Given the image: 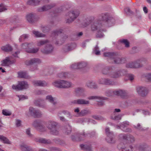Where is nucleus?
I'll use <instances>...</instances> for the list:
<instances>
[{
    "label": "nucleus",
    "mask_w": 151,
    "mask_h": 151,
    "mask_svg": "<svg viewBox=\"0 0 151 151\" xmlns=\"http://www.w3.org/2000/svg\"><path fill=\"white\" fill-rule=\"evenodd\" d=\"M105 57H107L110 58L109 60L113 63L119 64L126 63V58L124 57H121L116 52H108L104 53Z\"/></svg>",
    "instance_id": "nucleus-1"
},
{
    "label": "nucleus",
    "mask_w": 151,
    "mask_h": 151,
    "mask_svg": "<svg viewBox=\"0 0 151 151\" xmlns=\"http://www.w3.org/2000/svg\"><path fill=\"white\" fill-rule=\"evenodd\" d=\"M57 122L53 121H49L47 124V127L50 130V133L52 135H58L59 134V131L58 128Z\"/></svg>",
    "instance_id": "nucleus-2"
},
{
    "label": "nucleus",
    "mask_w": 151,
    "mask_h": 151,
    "mask_svg": "<svg viewBox=\"0 0 151 151\" xmlns=\"http://www.w3.org/2000/svg\"><path fill=\"white\" fill-rule=\"evenodd\" d=\"M52 84L55 86L60 88H69L72 85L70 82L63 80L56 81Z\"/></svg>",
    "instance_id": "nucleus-3"
},
{
    "label": "nucleus",
    "mask_w": 151,
    "mask_h": 151,
    "mask_svg": "<svg viewBox=\"0 0 151 151\" xmlns=\"http://www.w3.org/2000/svg\"><path fill=\"white\" fill-rule=\"evenodd\" d=\"M29 87V84L27 82L25 81H19L17 85H13L12 86V88L16 91L27 89Z\"/></svg>",
    "instance_id": "nucleus-4"
},
{
    "label": "nucleus",
    "mask_w": 151,
    "mask_h": 151,
    "mask_svg": "<svg viewBox=\"0 0 151 151\" xmlns=\"http://www.w3.org/2000/svg\"><path fill=\"white\" fill-rule=\"evenodd\" d=\"M79 12L78 10H74L69 12L66 15L68 18L66 20V23H70L73 22L79 16Z\"/></svg>",
    "instance_id": "nucleus-5"
},
{
    "label": "nucleus",
    "mask_w": 151,
    "mask_h": 151,
    "mask_svg": "<svg viewBox=\"0 0 151 151\" xmlns=\"http://www.w3.org/2000/svg\"><path fill=\"white\" fill-rule=\"evenodd\" d=\"M127 74L126 70L124 69H121L114 72L111 71V73L109 74V76L113 78H118Z\"/></svg>",
    "instance_id": "nucleus-6"
},
{
    "label": "nucleus",
    "mask_w": 151,
    "mask_h": 151,
    "mask_svg": "<svg viewBox=\"0 0 151 151\" xmlns=\"http://www.w3.org/2000/svg\"><path fill=\"white\" fill-rule=\"evenodd\" d=\"M136 90L138 94L142 97H145L149 92L148 89L145 87L138 86L136 87Z\"/></svg>",
    "instance_id": "nucleus-7"
},
{
    "label": "nucleus",
    "mask_w": 151,
    "mask_h": 151,
    "mask_svg": "<svg viewBox=\"0 0 151 151\" xmlns=\"http://www.w3.org/2000/svg\"><path fill=\"white\" fill-rule=\"evenodd\" d=\"M89 133H86L83 132L81 134H78L76 136L72 135L71 136V138L73 141H80L83 140L85 138L87 137L88 136L90 135Z\"/></svg>",
    "instance_id": "nucleus-8"
},
{
    "label": "nucleus",
    "mask_w": 151,
    "mask_h": 151,
    "mask_svg": "<svg viewBox=\"0 0 151 151\" xmlns=\"http://www.w3.org/2000/svg\"><path fill=\"white\" fill-rule=\"evenodd\" d=\"M98 83L107 86H113L114 85V81L108 78H101L99 80Z\"/></svg>",
    "instance_id": "nucleus-9"
},
{
    "label": "nucleus",
    "mask_w": 151,
    "mask_h": 151,
    "mask_svg": "<svg viewBox=\"0 0 151 151\" xmlns=\"http://www.w3.org/2000/svg\"><path fill=\"white\" fill-rule=\"evenodd\" d=\"M29 111L31 115L35 118L40 117L42 115L40 111L31 107H29Z\"/></svg>",
    "instance_id": "nucleus-10"
},
{
    "label": "nucleus",
    "mask_w": 151,
    "mask_h": 151,
    "mask_svg": "<svg viewBox=\"0 0 151 151\" xmlns=\"http://www.w3.org/2000/svg\"><path fill=\"white\" fill-rule=\"evenodd\" d=\"M71 104H78L79 105H88L90 104V101L83 99H79L71 101Z\"/></svg>",
    "instance_id": "nucleus-11"
},
{
    "label": "nucleus",
    "mask_w": 151,
    "mask_h": 151,
    "mask_svg": "<svg viewBox=\"0 0 151 151\" xmlns=\"http://www.w3.org/2000/svg\"><path fill=\"white\" fill-rule=\"evenodd\" d=\"M85 89L83 88L78 87L75 89V92L76 96L85 98L87 96L85 93Z\"/></svg>",
    "instance_id": "nucleus-12"
},
{
    "label": "nucleus",
    "mask_w": 151,
    "mask_h": 151,
    "mask_svg": "<svg viewBox=\"0 0 151 151\" xmlns=\"http://www.w3.org/2000/svg\"><path fill=\"white\" fill-rule=\"evenodd\" d=\"M55 6V4L51 3L49 5H45L42 7L38 8L37 10L38 12H42L50 9L54 7Z\"/></svg>",
    "instance_id": "nucleus-13"
},
{
    "label": "nucleus",
    "mask_w": 151,
    "mask_h": 151,
    "mask_svg": "<svg viewBox=\"0 0 151 151\" xmlns=\"http://www.w3.org/2000/svg\"><path fill=\"white\" fill-rule=\"evenodd\" d=\"M115 67L112 66H106L103 68L102 70V73L104 75H108L115 69Z\"/></svg>",
    "instance_id": "nucleus-14"
},
{
    "label": "nucleus",
    "mask_w": 151,
    "mask_h": 151,
    "mask_svg": "<svg viewBox=\"0 0 151 151\" xmlns=\"http://www.w3.org/2000/svg\"><path fill=\"white\" fill-rule=\"evenodd\" d=\"M15 62V60H11L10 58L7 57L2 61L1 65L4 66H9L10 65L14 64Z\"/></svg>",
    "instance_id": "nucleus-15"
},
{
    "label": "nucleus",
    "mask_w": 151,
    "mask_h": 151,
    "mask_svg": "<svg viewBox=\"0 0 151 151\" xmlns=\"http://www.w3.org/2000/svg\"><path fill=\"white\" fill-rule=\"evenodd\" d=\"M27 20L30 23H33L37 20L35 14L30 13L26 16Z\"/></svg>",
    "instance_id": "nucleus-16"
},
{
    "label": "nucleus",
    "mask_w": 151,
    "mask_h": 151,
    "mask_svg": "<svg viewBox=\"0 0 151 151\" xmlns=\"http://www.w3.org/2000/svg\"><path fill=\"white\" fill-rule=\"evenodd\" d=\"M35 141L40 143H43L46 144H49L52 143L50 139H46L42 138H37L35 139Z\"/></svg>",
    "instance_id": "nucleus-17"
},
{
    "label": "nucleus",
    "mask_w": 151,
    "mask_h": 151,
    "mask_svg": "<svg viewBox=\"0 0 151 151\" xmlns=\"http://www.w3.org/2000/svg\"><path fill=\"white\" fill-rule=\"evenodd\" d=\"M53 49V47L50 44L47 45L44 48L41 50V51L44 53L48 54L52 52Z\"/></svg>",
    "instance_id": "nucleus-18"
},
{
    "label": "nucleus",
    "mask_w": 151,
    "mask_h": 151,
    "mask_svg": "<svg viewBox=\"0 0 151 151\" xmlns=\"http://www.w3.org/2000/svg\"><path fill=\"white\" fill-rule=\"evenodd\" d=\"M139 151H151L150 147L146 144L139 145L137 147Z\"/></svg>",
    "instance_id": "nucleus-19"
},
{
    "label": "nucleus",
    "mask_w": 151,
    "mask_h": 151,
    "mask_svg": "<svg viewBox=\"0 0 151 151\" xmlns=\"http://www.w3.org/2000/svg\"><path fill=\"white\" fill-rule=\"evenodd\" d=\"M32 83L35 86H45L47 85V83L45 81L35 80L32 81Z\"/></svg>",
    "instance_id": "nucleus-20"
},
{
    "label": "nucleus",
    "mask_w": 151,
    "mask_h": 151,
    "mask_svg": "<svg viewBox=\"0 0 151 151\" xmlns=\"http://www.w3.org/2000/svg\"><path fill=\"white\" fill-rule=\"evenodd\" d=\"M41 62L40 60L38 58H33L26 62L27 64L32 65L34 64H39Z\"/></svg>",
    "instance_id": "nucleus-21"
},
{
    "label": "nucleus",
    "mask_w": 151,
    "mask_h": 151,
    "mask_svg": "<svg viewBox=\"0 0 151 151\" xmlns=\"http://www.w3.org/2000/svg\"><path fill=\"white\" fill-rule=\"evenodd\" d=\"M18 77L21 78L29 79L31 77L29 76L25 72L19 71L18 73Z\"/></svg>",
    "instance_id": "nucleus-22"
},
{
    "label": "nucleus",
    "mask_w": 151,
    "mask_h": 151,
    "mask_svg": "<svg viewBox=\"0 0 151 151\" xmlns=\"http://www.w3.org/2000/svg\"><path fill=\"white\" fill-rule=\"evenodd\" d=\"M110 16L108 13H103L100 14L99 16V18L101 21H104L105 23L109 19Z\"/></svg>",
    "instance_id": "nucleus-23"
},
{
    "label": "nucleus",
    "mask_w": 151,
    "mask_h": 151,
    "mask_svg": "<svg viewBox=\"0 0 151 151\" xmlns=\"http://www.w3.org/2000/svg\"><path fill=\"white\" fill-rule=\"evenodd\" d=\"M98 20H96L91 24V30L93 31L96 30L100 27V24L98 22Z\"/></svg>",
    "instance_id": "nucleus-24"
},
{
    "label": "nucleus",
    "mask_w": 151,
    "mask_h": 151,
    "mask_svg": "<svg viewBox=\"0 0 151 151\" xmlns=\"http://www.w3.org/2000/svg\"><path fill=\"white\" fill-rule=\"evenodd\" d=\"M86 86L91 88L96 89L98 88V86L96 83L93 81H89L86 83Z\"/></svg>",
    "instance_id": "nucleus-25"
},
{
    "label": "nucleus",
    "mask_w": 151,
    "mask_h": 151,
    "mask_svg": "<svg viewBox=\"0 0 151 151\" xmlns=\"http://www.w3.org/2000/svg\"><path fill=\"white\" fill-rule=\"evenodd\" d=\"M42 102H44V100L41 99H39L35 101L34 104L37 106L43 108L45 107L46 106L45 104L44 103L43 104H42Z\"/></svg>",
    "instance_id": "nucleus-26"
},
{
    "label": "nucleus",
    "mask_w": 151,
    "mask_h": 151,
    "mask_svg": "<svg viewBox=\"0 0 151 151\" xmlns=\"http://www.w3.org/2000/svg\"><path fill=\"white\" fill-rule=\"evenodd\" d=\"M91 113V111L87 109H84L81 110L78 114L80 116H83Z\"/></svg>",
    "instance_id": "nucleus-27"
},
{
    "label": "nucleus",
    "mask_w": 151,
    "mask_h": 151,
    "mask_svg": "<svg viewBox=\"0 0 151 151\" xmlns=\"http://www.w3.org/2000/svg\"><path fill=\"white\" fill-rule=\"evenodd\" d=\"M68 38V36L64 34L61 37L59 40L55 42V44L57 45H61L64 42L65 40Z\"/></svg>",
    "instance_id": "nucleus-28"
},
{
    "label": "nucleus",
    "mask_w": 151,
    "mask_h": 151,
    "mask_svg": "<svg viewBox=\"0 0 151 151\" xmlns=\"http://www.w3.org/2000/svg\"><path fill=\"white\" fill-rule=\"evenodd\" d=\"M46 99L50 102L54 106L56 105L57 102L55 99L51 95L47 96L46 98Z\"/></svg>",
    "instance_id": "nucleus-29"
},
{
    "label": "nucleus",
    "mask_w": 151,
    "mask_h": 151,
    "mask_svg": "<svg viewBox=\"0 0 151 151\" xmlns=\"http://www.w3.org/2000/svg\"><path fill=\"white\" fill-rule=\"evenodd\" d=\"M20 149L22 151H35L30 146L26 145H21Z\"/></svg>",
    "instance_id": "nucleus-30"
},
{
    "label": "nucleus",
    "mask_w": 151,
    "mask_h": 151,
    "mask_svg": "<svg viewBox=\"0 0 151 151\" xmlns=\"http://www.w3.org/2000/svg\"><path fill=\"white\" fill-rule=\"evenodd\" d=\"M80 147L82 149L86 151H92L91 145L90 144H81L80 145Z\"/></svg>",
    "instance_id": "nucleus-31"
},
{
    "label": "nucleus",
    "mask_w": 151,
    "mask_h": 151,
    "mask_svg": "<svg viewBox=\"0 0 151 151\" xmlns=\"http://www.w3.org/2000/svg\"><path fill=\"white\" fill-rule=\"evenodd\" d=\"M40 2L39 0H28L27 4L28 5L35 6L39 4Z\"/></svg>",
    "instance_id": "nucleus-32"
},
{
    "label": "nucleus",
    "mask_w": 151,
    "mask_h": 151,
    "mask_svg": "<svg viewBox=\"0 0 151 151\" xmlns=\"http://www.w3.org/2000/svg\"><path fill=\"white\" fill-rule=\"evenodd\" d=\"M63 130L65 134H69L71 132V128L69 124H67L64 127Z\"/></svg>",
    "instance_id": "nucleus-33"
},
{
    "label": "nucleus",
    "mask_w": 151,
    "mask_h": 151,
    "mask_svg": "<svg viewBox=\"0 0 151 151\" xmlns=\"http://www.w3.org/2000/svg\"><path fill=\"white\" fill-rule=\"evenodd\" d=\"M1 49L6 52H9L13 50L12 47L10 45L8 44L1 47Z\"/></svg>",
    "instance_id": "nucleus-34"
},
{
    "label": "nucleus",
    "mask_w": 151,
    "mask_h": 151,
    "mask_svg": "<svg viewBox=\"0 0 151 151\" xmlns=\"http://www.w3.org/2000/svg\"><path fill=\"white\" fill-rule=\"evenodd\" d=\"M114 135L112 136L107 135L106 139L107 142L110 143H114L115 142V140L113 138Z\"/></svg>",
    "instance_id": "nucleus-35"
},
{
    "label": "nucleus",
    "mask_w": 151,
    "mask_h": 151,
    "mask_svg": "<svg viewBox=\"0 0 151 151\" xmlns=\"http://www.w3.org/2000/svg\"><path fill=\"white\" fill-rule=\"evenodd\" d=\"M88 99L89 100H100L105 99V98L103 97L96 96H90L88 98Z\"/></svg>",
    "instance_id": "nucleus-36"
},
{
    "label": "nucleus",
    "mask_w": 151,
    "mask_h": 151,
    "mask_svg": "<svg viewBox=\"0 0 151 151\" xmlns=\"http://www.w3.org/2000/svg\"><path fill=\"white\" fill-rule=\"evenodd\" d=\"M114 95L122 97L124 96L125 95V92L120 90L114 91Z\"/></svg>",
    "instance_id": "nucleus-37"
},
{
    "label": "nucleus",
    "mask_w": 151,
    "mask_h": 151,
    "mask_svg": "<svg viewBox=\"0 0 151 151\" xmlns=\"http://www.w3.org/2000/svg\"><path fill=\"white\" fill-rule=\"evenodd\" d=\"M114 22V19L113 18L110 17L106 21L105 23L106 25L110 27L113 24V22Z\"/></svg>",
    "instance_id": "nucleus-38"
},
{
    "label": "nucleus",
    "mask_w": 151,
    "mask_h": 151,
    "mask_svg": "<svg viewBox=\"0 0 151 151\" xmlns=\"http://www.w3.org/2000/svg\"><path fill=\"white\" fill-rule=\"evenodd\" d=\"M79 69H83L87 66V63L84 61H81L78 62Z\"/></svg>",
    "instance_id": "nucleus-39"
},
{
    "label": "nucleus",
    "mask_w": 151,
    "mask_h": 151,
    "mask_svg": "<svg viewBox=\"0 0 151 151\" xmlns=\"http://www.w3.org/2000/svg\"><path fill=\"white\" fill-rule=\"evenodd\" d=\"M106 31V30L105 29H100L98 31V32L96 35V37L98 38H101L103 37L104 36V35L102 32H105Z\"/></svg>",
    "instance_id": "nucleus-40"
},
{
    "label": "nucleus",
    "mask_w": 151,
    "mask_h": 151,
    "mask_svg": "<svg viewBox=\"0 0 151 151\" xmlns=\"http://www.w3.org/2000/svg\"><path fill=\"white\" fill-rule=\"evenodd\" d=\"M53 141L56 143L60 144L62 146L65 145V142L63 140H61L59 139H53Z\"/></svg>",
    "instance_id": "nucleus-41"
},
{
    "label": "nucleus",
    "mask_w": 151,
    "mask_h": 151,
    "mask_svg": "<svg viewBox=\"0 0 151 151\" xmlns=\"http://www.w3.org/2000/svg\"><path fill=\"white\" fill-rule=\"evenodd\" d=\"M0 139L3 141V142L4 143L9 144H11V142L6 137L3 135H0Z\"/></svg>",
    "instance_id": "nucleus-42"
},
{
    "label": "nucleus",
    "mask_w": 151,
    "mask_h": 151,
    "mask_svg": "<svg viewBox=\"0 0 151 151\" xmlns=\"http://www.w3.org/2000/svg\"><path fill=\"white\" fill-rule=\"evenodd\" d=\"M42 123V122L40 120H36L34 121L32 123V125L37 129Z\"/></svg>",
    "instance_id": "nucleus-43"
},
{
    "label": "nucleus",
    "mask_w": 151,
    "mask_h": 151,
    "mask_svg": "<svg viewBox=\"0 0 151 151\" xmlns=\"http://www.w3.org/2000/svg\"><path fill=\"white\" fill-rule=\"evenodd\" d=\"M32 46V44L30 43H24L22 44L21 47L22 49L28 50L29 47Z\"/></svg>",
    "instance_id": "nucleus-44"
},
{
    "label": "nucleus",
    "mask_w": 151,
    "mask_h": 151,
    "mask_svg": "<svg viewBox=\"0 0 151 151\" xmlns=\"http://www.w3.org/2000/svg\"><path fill=\"white\" fill-rule=\"evenodd\" d=\"M70 51L74 49L76 47V45L75 43H71L67 44Z\"/></svg>",
    "instance_id": "nucleus-45"
},
{
    "label": "nucleus",
    "mask_w": 151,
    "mask_h": 151,
    "mask_svg": "<svg viewBox=\"0 0 151 151\" xmlns=\"http://www.w3.org/2000/svg\"><path fill=\"white\" fill-rule=\"evenodd\" d=\"M133 63L134 68H138L143 66V65L141 64L139 60L134 62Z\"/></svg>",
    "instance_id": "nucleus-46"
},
{
    "label": "nucleus",
    "mask_w": 151,
    "mask_h": 151,
    "mask_svg": "<svg viewBox=\"0 0 151 151\" xmlns=\"http://www.w3.org/2000/svg\"><path fill=\"white\" fill-rule=\"evenodd\" d=\"M127 141L130 143H133L135 141L134 137L132 135L128 134Z\"/></svg>",
    "instance_id": "nucleus-47"
},
{
    "label": "nucleus",
    "mask_w": 151,
    "mask_h": 151,
    "mask_svg": "<svg viewBox=\"0 0 151 151\" xmlns=\"http://www.w3.org/2000/svg\"><path fill=\"white\" fill-rule=\"evenodd\" d=\"M120 42L125 45L126 47H129V43L127 39H122L120 40Z\"/></svg>",
    "instance_id": "nucleus-48"
},
{
    "label": "nucleus",
    "mask_w": 151,
    "mask_h": 151,
    "mask_svg": "<svg viewBox=\"0 0 151 151\" xmlns=\"http://www.w3.org/2000/svg\"><path fill=\"white\" fill-rule=\"evenodd\" d=\"M33 33L36 37H44L45 36V35L41 33L38 31H33Z\"/></svg>",
    "instance_id": "nucleus-49"
},
{
    "label": "nucleus",
    "mask_w": 151,
    "mask_h": 151,
    "mask_svg": "<svg viewBox=\"0 0 151 151\" xmlns=\"http://www.w3.org/2000/svg\"><path fill=\"white\" fill-rule=\"evenodd\" d=\"M114 91L107 90H106L105 92V95L107 96H111L114 95Z\"/></svg>",
    "instance_id": "nucleus-50"
},
{
    "label": "nucleus",
    "mask_w": 151,
    "mask_h": 151,
    "mask_svg": "<svg viewBox=\"0 0 151 151\" xmlns=\"http://www.w3.org/2000/svg\"><path fill=\"white\" fill-rule=\"evenodd\" d=\"M117 148L120 151H126L125 147L123 143H120L117 146Z\"/></svg>",
    "instance_id": "nucleus-51"
},
{
    "label": "nucleus",
    "mask_w": 151,
    "mask_h": 151,
    "mask_svg": "<svg viewBox=\"0 0 151 151\" xmlns=\"http://www.w3.org/2000/svg\"><path fill=\"white\" fill-rule=\"evenodd\" d=\"M122 116L121 115L119 114L116 115L111 116V118L114 120L118 121L121 119Z\"/></svg>",
    "instance_id": "nucleus-52"
},
{
    "label": "nucleus",
    "mask_w": 151,
    "mask_h": 151,
    "mask_svg": "<svg viewBox=\"0 0 151 151\" xmlns=\"http://www.w3.org/2000/svg\"><path fill=\"white\" fill-rule=\"evenodd\" d=\"M49 42V41L47 40H40L37 43V45L38 46H40Z\"/></svg>",
    "instance_id": "nucleus-53"
},
{
    "label": "nucleus",
    "mask_w": 151,
    "mask_h": 151,
    "mask_svg": "<svg viewBox=\"0 0 151 151\" xmlns=\"http://www.w3.org/2000/svg\"><path fill=\"white\" fill-rule=\"evenodd\" d=\"M128 134H120L119 135V139L120 140H124L127 141L128 137Z\"/></svg>",
    "instance_id": "nucleus-54"
},
{
    "label": "nucleus",
    "mask_w": 151,
    "mask_h": 151,
    "mask_svg": "<svg viewBox=\"0 0 151 151\" xmlns=\"http://www.w3.org/2000/svg\"><path fill=\"white\" fill-rule=\"evenodd\" d=\"M36 129L40 132H44L46 130V129L43 125L42 123L41 125Z\"/></svg>",
    "instance_id": "nucleus-55"
},
{
    "label": "nucleus",
    "mask_w": 151,
    "mask_h": 151,
    "mask_svg": "<svg viewBox=\"0 0 151 151\" xmlns=\"http://www.w3.org/2000/svg\"><path fill=\"white\" fill-rule=\"evenodd\" d=\"M39 50L37 48H32L28 49L26 51L28 52L31 53H35L37 52Z\"/></svg>",
    "instance_id": "nucleus-56"
},
{
    "label": "nucleus",
    "mask_w": 151,
    "mask_h": 151,
    "mask_svg": "<svg viewBox=\"0 0 151 151\" xmlns=\"http://www.w3.org/2000/svg\"><path fill=\"white\" fill-rule=\"evenodd\" d=\"M29 35L27 34H24L21 36L19 38L20 42H22L24 40L28 38Z\"/></svg>",
    "instance_id": "nucleus-57"
},
{
    "label": "nucleus",
    "mask_w": 151,
    "mask_h": 151,
    "mask_svg": "<svg viewBox=\"0 0 151 151\" xmlns=\"http://www.w3.org/2000/svg\"><path fill=\"white\" fill-rule=\"evenodd\" d=\"M62 32V29L56 30L52 32V35L53 36H56L60 34Z\"/></svg>",
    "instance_id": "nucleus-58"
},
{
    "label": "nucleus",
    "mask_w": 151,
    "mask_h": 151,
    "mask_svg": "<svg viewBox=\"0 0 151 151\" xmlns=\"http://www.w3.org/2000/svg\"><path fill=\"white\" fill-rule=\"evenodd\" d=\"M134 127L135 129L143 131L144 130L143 128L140 123H138L136 125H134Z\"/></svg>",
    "instance_id": "nucleus-59"
},
{
    "label": "nucleus",
    "mask_w": 151,
    "mask_h": 151,
    "mask_svg": "<svg viewBox=\"0 0 151 151\" xmlns=\"http://www.w3.org/2000/svg\"><path fill=\"white\" fill-rule=\"evenodd\" d=\"M70 68L72 69H79L78 63L72 64L70 65Z\"/></svg>",
    "instance_id": "nucleus-60"
},
{
    "label": "nucleus",
    "mask_w": 151,
    "mask_h": 151,
    "mask_svg": "<svg viewBox=\"0 0 151 151\" xmlns=\"http://www.w3.org/2000/svg\"><path fill=\"white\" fill-rule=\"evenodd\" d=\"M144 77L148 81L151 82V73H146L144 75Z\"/></svg>",
    "instance_id": "nucleus-61"
},
{
    "label": "nucleus",
    "mask_w": 151,
    "mask_h": 151,
    "mask_svg": "<svg viewBox=\"0 0 151 151\" xmlns=\"http://www.w3.org/2000/svg\"><path fill=\"white\" fill-rule=\"evenodd\" d=\"M42 30L44 33H47L50 31V28L48 26H45L42 28Z\"/></svg>",
    "instance_id": "nucleus-62"
},
{
    "label": "nucleus",
    "mask_w": 151,
    "mask_h": 151,
    "mask_svg": "<svg viewBox=\"0 0 151 151\" xmlns=\"http://www.w3.org/2000/svg\"><path fill=\"white\" fill-rule=\"evenodd\" d=\"M2 113L4 115L6 116H10L12 114L11 112L6 110H3Z\"/></svg>",
    "instance_id": "nucleus-63"
},
{
    "label": "nucleus",
    "mask_w": 151,
    "mask_h": 151,
    "mask_svg": "<svg viewBox=\"0 0 151 151\" xmlns=\"http://www.w3.org/2000/svg\"><path fill=\"white\" fill-rule=\"evenodd\" d=\"M7 10L6 6L3 4H0V12H4Z\"/></svg>",
    "instance_id": "nucleus-64"
}]
</instances>
